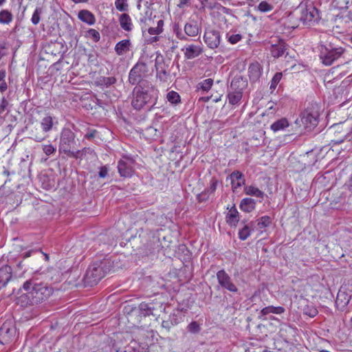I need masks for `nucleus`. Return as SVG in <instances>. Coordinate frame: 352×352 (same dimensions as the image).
Segmentation results:
<instances>
[{
	"mask_svg": "<svg viewBox=\"0 0 352 352\" xmlns=\"http://www.w3.org/2000/svg\"><path fill=\"white\" fill-rule=\"evenodd\" d=\"M217 183H218V182L217 180L212 181L210 184L208 191H210L211 193L214 192L217 188Z\"/></svg>",
	"mask_w": 352,
	"mask_h": 352,
	"instance_id": "obj_59",
	"label": "nucleus"
},
{
	"mask_svg": "<svg viewBox=\"0 0 352 352\" xmlns=\"http://www.w3.org/2000/svg\"><path fill=\"white\" fill-rule=\"evenodd\" d=\"M319 57L322 64L327 66L331 65L334 61L340 58L345 50L342 47H335L331 43L320 45L319 47Z\"/></svg>",
	"mask_w": 352,
	"mask_h": 352,
	"instance_id": "obj_4",
	"label": "nucleus"
},
{
	"mask_svg": "<svg viewBox=\"0 0 352 352\" xmlns=\"http://www.w3.org/2000/svg\"><path fill=\"white\" fill-rule=\"evenodd\" d=\"M43 151L47 155H51L56 152V148L52 144L43 145Z\"/></svg>",
	"mask_w": 352,
	"mask_h": 352,
	"instance_id": "obj_50",
	"label": "nucleus"
},
{
	"mask_svg": "<svg viewBox=\"0 0 352 352\" xmlns=\"http://www.w3.org/2000/svg\"><path fill=\"white\" fill-rule=\"evenodd\" d=\"M287 50V45L283 39L278 38L271 45L270 52L274 58H279L284 55Z\"/></svg>",
	"mask_w": 352,
	"mask_h": 352,
	"instance_id": "obj_16",
	"label": "nucleus"
},
{
	"mask_svg": "<svg viewBox=\"0 0 352 352\" xmlns=\"http://www.w3.org/2000/svg\"><path fill=\"white\" fill-rule=\"evenodd\" d=\"M158 91L153 87H148L146 89L136 87L134 89V96L132 100V106L135 109H141L146 104H151L152 106L156 104Z\"/></svg>",
	"mask_w": 352,
	"mask_h": 352,
	"instance_id": "obj_3",
	"label": "nucleus"
},
{
	"mask_svg": "<svg viewBox=\"0 0 352 352\" xmlns=\"http://www.w3.org/2000/svg\"><path fill=\"white\" fill-rule=\"evenodd\" d=\"M162 38V36H159L158 35H155V36L151 37L148 41L149 43L153 44L154 43L160 41Z\"/></svg>",
	"mask_w": 352,
	"mask_h": 352,
	"instance_id": "obj_58",
	"label": "nucleus"
},
{
	"mask_svg": "<svg viewBox=\"0 0 352 352\" xmlns=\"http://www.w3.org/2000/svg\"><path fill=\"white\" fill-rule=\"evenodd\" d=\"M12 277V268L9 265H3L0 268V287L5 286Z\"/></svg>",
	"mask_w": 352,
	"mask_h": 352,
	"instance_id": "obj_23",
	"label": "nucleus"
},
{
	"mask_svg": "<svg viewBox=\"0 0 352 352\" xmlns=\"http://www.w3.org/2000/svg\"><path fill=\"white\" fill-rule=\"evenodd\" d=\"M164 22L163 20H159L157 22L156 27H151L148 30V32L151 35H159L164 30Z\"/></svg>",
	"mask_w": 352,
	"mask_h": 352,
	"instance_id": "obj_38",
	"label": "nucleus"
},
{
	"mask_svg": "<svg viewBox=\"0 0 352 352\" xmlns=\"http://www.w3.org/2000/svg\"><path fill=\"white\" fill-rule=\"evenodd\" d=\"M75 138L76 135L71 129L68 128L63 129L58 146L59 152L60 153H63L69 157H77L79 151H72L76 144Z\"/></svg>",
	"mask_w": 352,
	"mask_h": 352,
	"instance_id": "obj_6",
	"label": "nucleus"
},
{
	"mask_svg": "<svg viewBox=\"0 0 352 352\" xmlns=\"http://www.w3.org/2000/svg\"><path fill=\"white\" fill-rule=\"evenodd\" d=\"M6 72L5 70H0V82L5 80Z\"/></svg>",
	"mask_w": 352,
	"mask_h": 352,
	"instance_id": "obj_62",
	"label": "nucleus"
},
{
	"mask_svg": "<svg viewBox=\"0 0 352 352\" xmlns=\"http://www.w3.org/2000/svg\"><path fill=\"white\" fill-rule=\"evenodd\" d=\"M221 12L227 14L229 15V19H225L224 21H225V23H226L228 22V21H230L231 19H233L234 18V15H232L231 13H230V10L227 8H225L223 6H221Z\"/></svg>",
	"mask_w": 352,
	"mask_h": 352,
	"instance_id": "obj_53",
	"label": "nucleus"
},
{
	"mask_svg": "<svg viewBox=\"0 0 352 352\" xmlns=\"http://www.w3.org/2000/svg\"><path fill=\"white\" fill-rule=\"evenodd\" d=\"M168 101L172 104H177L181 102V98L179 94L175 91H169L166 95Z\"/></svg>",
	"mask_w": 352,
	"mask_h": 352,
	"instance_id": "obj_39",
	"label": "nucleus"
},
{
	"mask_svg": "<svg viewBox=\"0 0 352 352\" xmlns=\"http://www.w3.org/2000/svg\"><path fill=\"white\" fill-rule=\"evenodd\" d=\"M184 315L182 310L175 309L169 316V319L172 324L177 325L180 323L184 319Z\"/></svg>",
	"mask_w": 352,
	"mask_h": 352,
	"instance_id": "obj_33",
	"label": "nucleus"
},
{
	"mask_svg": "<svg viewBox=\"0 0 352 352\" xmlns=\"http://www.w3.org/2000/svg\"><path fill=\"white\" fill-rule=\"evenodd\" d=\"M208 198V193L206 192H203L199 195H197V199L199 202H202L206 201Z\"/></svg>",
	"mask_w": 352,
	"mask_h": 352,
	"instance_id": "obj_56",
	"label": "nucleus"
},
{
	"mask_svg": "<svg viewBox=\"0 0 352 352\" xmlns=\"http://www.w3.org/2000/svg\"><path fill=\"white\" fill-rule=\"evenodd\" d=\"M274 9V6L265 1H262L257 6V10L261 12H270Z\"/></svg>",
	"mask_w": 352,
	"mask_h": 352,
	"instance_id": "obj_42",
	"label": "nucleus"
},
{
	"mask_svg": "<svg viewBox=\"0 0 352 352\" xmlns=\"http://www.w3.org/2000/svg\"><path fill=\"white\" fill-rule=\"evenodd\" d=\"M21 295L18 297V302L21 306L29 304L39 303L51 294V289L43 283H37L34 280H26L20 289Z\"/></svg>",
	"mask_w": 352,
	"mask_h": 352,
	"instance_id": "obj_1",
	"label": "nucleus"
},
{
	"mask_svg": "<svg viewBox=\"0 0 352 352\" xmlns=\"http://www.w3.org/2000/svg\"><path fill=\"white\" fill-rule=\"evenodd\" d=\"M204 40L210 48H217L220 44V33L217 30L208 29L204 34Z\"/></svg>",
	"mask_w": 352,
	"mask_h": 352,
	"instance_id": "obj_13",
	"label": "nucleus"
},
{
	"mask_svg": "<svg viewBox=\"0 0 352 352\" xmlns=\"http://www.w3.org/2000/svg\"><path fill=\"white\" fill-rule=\"evenodd\" d=\"M248 86V80L246 78L242 76H236L231 80L230 86L228 87V90L230 91H239L243 94V91Z\"/></svg>",
	"mask_w": 352,
	"mask_h": 352,
	"instance_id": "obj_14",
	"label": "nucleus"
},
{
	"mask_svg": "<svg viewBox=\"0 0 352 352\" xmlns=\"http://www.w3.org/2000/svg\"><path fill=\"white\" fill-rule=\"evenodd\" d=\"M115 6L120 12H126L129 10L127 0H116Z\"/></svg>",
	"mask_w": 352,
	"mask_h": 352,
	"instance_id": "obj_43",
	"label": "nucleus"
},
{
	"mask_svg": "<svg viewBox=\"0 0 352 352\" xmlns=\"http://www.w3.org/2000/svg\"><path fill=\"white\" fill-rule=\"evenodd\" d=\"M147 72L146 65L144 63H137L131 69L129 80L132 85L139 83Z\"/></svg>",
	"mask_w": 352,
	"mask_h": 352,
	"instance_id": "obj_11",
	"label": "nucleus"
},
{
	"mask_svg": "<svg viewBox=\"0 0 352 352\" xmlns=\"http://www.w3.org/2000/svg\"><path fill=\"white\" fill-rule=\"evenodd\" d=\"M115 82L116 78L113 77H104L102 80V82L107 86L111 85L115 83Z\"/></svg>",
	"mask_w": 352,
	"mask_h": 352,
	"instance_id": "obj_54",
	"label": "nucleus"
},
{
	"mask_svg": "<svg viewBox=\"0 0 352 352\" xmlns=\"http://www.w3.org/2000/svg\"><path fill=\"white\" fill-rule=\"evenodd\" d=\"M184 31L185 32L186 36H196L199 34L200 32L199 27L197 23L195 21H190L187 22L184 27Z\"/></svg>",
	"mask_w": 352,
	"mask_h": 352,
	"instance_id": "obj_22",
	"label": "nucleus"
},
{
	"mask_svg": "<svg viewBox=\"0 0 352 352\" xmlns=\"http://www.w3.org/2000/svg\"><path fill=\"white\" fill-rule=\"evenodd\" d=\"M7 105H8L7 101L5 99H3V100L1 101V102L0 104V113H3L5 111Z\"/></svg>",
	"mask_w": 352,
	"mask_h": 352,
	"instance_id": "obj_60",
	"label": "nucleus"
},
{
	"mask_svg": "<svg viewBox=\"0 0 352 352\" xmlns=\"http://www.w3.org/2000/svg\"><path fill=\"white\" fill-rule=\"evenodd\" d=\"M87 34L95 42H98L100 38V33L94 29H89Z\"/></svg>",
	"mask_w": 352,
	"mask_h": 352,
	"instance_id": "obj_49",
	"label": "nucleus"
},
{
	"mask_svg": "<svg viewBox=\"0 0 352 352\" xmlns=\"http://www.w3.org/2000/svg\"><path fill=\"white\" fill-rule=\"evenodd\" d=\"M42 13V8H36L31 18V21L34 25H37L40 22L41 15Z\"/></svg>",
	"mask_w": 352,
	"mask_h": 352,
	"instance_id": "obj_44",
	"label": "nucleus"
},
{
	"mask_svg": "<svg viewBox=\"0 0 352 352\" xmlns=\"http://www.w3.org/2000/svg\"><path fill=\"white\" fill-rule=\"evenodd\" d=\"M212 83L213 80L211 78L206 79L198 84L197 89L203 91H208L211 88Z\"/></svg>",
	"mask_w": 352,
	"mask_h": 352,
	"instance_id": "obj_45",
	"label": "nucleus"
},
{
	"mask_svg": "<svg viewBox=\"0 0 352 352\" xmlns=\"http://www.w3.org/2000/svg\"><path fill=\"white\" fill-rule=\"evenodd\" d=\"M136 352H150L147 344H140Z\"/></svg>",
	"mask_w": 352,
	"mask_h": 352,
	"instance_id": "obj_57",
	"label": "nucleus"
},
{
	"mask_svg": "<svg viewBox=\"0 0 352 352\" xmlns=\"http://www.w3.org/2000/svg\"><path fill=\"white\" fill-rule=\"evenodd\" d=\"M173 32L176 37L182 41H186L187 37L186 36L185 32H183L182 28L179 23H175L173 25Z\"/></svg>",
	"mask_w": 352,
	"mask_h": 352,
	"instance_id": "obj_41",
	"label": "nucleus"
},
{
	"mask_svg": "<svg viewBox=\"0 0 352 352\" xmlns=\"http://www.w3.org/2000/svg\"><path fill=\"white\" fill-rule=\"evenodd\" d=\"M256 201L252 198H243L241 199L239 208L245 212H251L255 209Z\"/></svg>",
	"mask_w": 352,
	"mask_h": 352,
	"instance_id": "obj_28",
	"label": "nucleus"
},
{
	"mask_svg": "<svg viewBox=\"0 0 352 352\" xmlns=\"http://www.w3.org/2000/svg\"><path fill=\"white\" fill-rule=\"evenodd\" d=\"M239 221V213L234 205L226 214V222L231 226H236Z\"/></svg>",
	"mask_w": 352,
	"mask_h": 352,
	"instance_id": "obj_25",
	"label": "nucleus"
},
{
	"mask_svg": "<svg viewBox=\"0 0 352 352\" xmlns=\"http://www.w3.org/2000/svg\"><path fill=\"white\" fill-rule=\"evenodd\" d=\"M8 47L6 43H0V60L7 55Z\"/></svg>",
	"mask_w": 352,
	"mask_h": 352,
	"instance_id": "obj_51",
	"label": "nucleus"
},
{
	"mask_svg": "<svg viewBox=\"0 0 352 352\" xmlns=\"http://www.w3.org/2000/svg\"><path fill=\"white\" fill-rule=\"evenodd\" d=\"M119 23L121 28L126 32H131L133 29V23L129 14L123 13L120 15Z\"/></svg>",
	"mask_w": 352,
	"mask_h": 352,
	"instance_id": "obj_21",
	"label": "nucleus"
},
{
	"mask_svg": "<svg viewBox=\"0 0 352 352\" xmlns=\"http://www.w3.org/2000/svg\"><path fill=\"white\" fill-rule=\"evenodd\" d=\"M1 82L0 83V91L3 93L7 89L8 86L6 82H5V80Z\"/></svg>",
	"mask_w": 352,
	"mask_h": 352,
	"instance_id": "obj_61",
	"label": "nucleus"
},
{
	"mask_svg": "<svg viewBox=\"0 0 352 352\" xmlns=\"http://www.w3.org/2000/svg\"><path fill=\"white\" fill-rule=\"evenodd\" d=\"M135 161L131 156L123 155L118 162V170L121 177H131L135 172Z\"/></svg>",
	"mask_w": 352,
	"mask_h": 352,
	"instance_id": "obj_9",
	"label": "nucleus"
},
{
	"mask_svg": "<svg viewBox=\"0 0 352 352\" xmlns=\"http://www.w3.org/2000/svg\"><path fill=\"white\" fill-rule=\"evenodd\" d=\"M187 329L192 333H197L201 330V324L197 321H192L188 325Z\"/></svg>",
	"mask_w": 352,
	"mask_h": 352,
	"instance_id": "obj_46",
	"label": "nucleus"
},
{
	"mask_svg": "<svg viewBox=\"0 0 352 352\" xmlns=\"http://www.w3.org/2000/svg\"><path fill=\"white\" fill-rule=\"evenodd\" d=\"M108 173H109V168H107V166H103L100 167L99 173H98V175L101 178H105L107 176Z\"/></svg>",
	"mask_w": 352,
	"mask_h": 352,
	"instance_id": "obj_52",
	"label": "nucleus"
},
{
	"mask_svg": "<svg viewBox=\"0 0 352 352\" xmlns=\"http://www.w3.org/2000/svg\"><path fill=\"white\" fill-rule=\"evenodd\" d=\"M303 314L314 318L318 314V311L313 303L306 305L302 309Z\"/></svg>",
	"mask_w": 352,
	"mask_h": 352,
	"instance_id": "obj_37",
	"label": "nucleus"
},
{
	"mask_svg": "<svg viewBox=\"0 0 352 352\" xmlns=\"http://www.w3.org/2000/svg\"><path fill=\"white\" fill-rule=\"evenodd\" d=\"M18 337L17 329L12 320H6L0 328V343L10 345L15 342Z\"/></svg>",
	"mask_w": 352,
	"mask_h": 352,
	"instance_id": "obj_7",
	"label": "nucleus"
},
{
	"mask_svg": "<svg viewBox=\"0 0 352 352\" xmlns=\"http://www.w3.org/2000/svg\"><path fill=\"white\" fill-rule=\"evenodd\" d=\"M243 94L241 92L239 91H230L228 90V99L229 101V103L234 105L238 104L241 98H242Z\"/></svg>",
	"mask_w": 352,
	"mask_h": 352,
	"instance_id": "obj_35",
	"label": "nucleus"
},
{
	"mask_svg": "<svg viewBox=\"0 0 352 352\" xmlns=\"http://www.w3.org/2000/svg\"><path fill=\"white\" fill-rule=\"evenodd\" d=\"M244 192L248 195L254 196L261 199L263 198L265 195L263 191H261L257 187H255L254 186H245Z\"/></svg>",
	"mask_w": 352,
	"mask_h": 352,
	"instance_id": "obj_31",
	"label": "nucleus"
},
{
	"mask_svg": "<svg viewBox=\"0 0 352 352\" xmlns=\"http://www.w3.org/2000/svg\"><path fill=\"white\" fill-rule=\"evenodd\" d=\"M131 43L129 39H124L116 43L115 52L119 56L124 55L130 50Z\"/></svg>",
	"mask_w": 352,
	"mask_h": 352,
	"instance_id": "obj_27",
	"label": "nucleus"
},
{
	"mask_svg": "<svg viewBox=\"0 0 352 352\" xmlns=\"http://www.w3.org/2000/svg\"><path fill=\"white\" fill-rule=\"evenodd\" d=\"M182 51L187 59H192L199 56L203 52L201 45L190 44L185 45Z\"/></svg>",
	"mask_w": 352,
	"mask_h": 352,
	"instance_id": "obj_15",
	"label": "nucleus"
},
{
	"mask_svg": "<svg viewBox=\"0 0 352 352\" xmlns=\"http://www.w3.org/2000/svg\"><path fill=\"white\" fill-rule=\"evenodd\" d=\"M289 126V122L285 118H283L274 122L271 124L270 129L274 132H277L280 130H283Z\"/></svg>",
	"mask_w": 352,
	"mask_h": 352,
	"instance_id": "obj_30",
	"label": "nucleus"
},
{
	"mask_svg": "<svg viewBox=\"0 0 352 352\" xmlns=\"http://www.w3.org/2000/svg\"><path fill=\"white\" fill-rule=\"evenodd\" d=\"M300 14L297 8L293 12H291L286 19L285 24L288 28L295 29L298 27L300 23Z\"/></svg>",
	"mask_w": 352,
	"mask_h": 352,
	"instance_id": "obj_20",
	"label": "nucleus"
},
{
	"mask_svg": "<svg viewBox=\"0 0 352 352\" xmlns=\"http://www.w3.org/2000/svg\"><path fill=\"white\" fill-rule=\"evenodd\" d=\"M331 132H333V137L331 140L330 144L332 146L339 144L348 139L347 130H344L343 125L336 124L331 127Z\"/></svg>",
	"mask_w": 352,
	"mask_h": 352,
	"instance_id": "obj_12",
	"label": "nucleus"
},
{
	"mask_svg": "<svg viewBox=\"0 0 352 352\" xmlns=\"http://www.w3.org/2000/svg\"><path fill=\"white\" fill-rule=\"evenodd\" d=\"M347 188L349 191L352 193V177H351L350 178L349 183L347 186Z\"/></svg>",
	"mask_w": 352,
	"mask_h": 352,
	"instance_id": "obj_63",
	"label": "nucleus"
},
{
	"mask_svg": "<svg viewBox=\"0 0 352 352\" xmlns=\"http://www.w3.org/2000/svg\"><path fill=\"white\" fill-rule=\"evenodd\" d=\"M173 326H174V324H172V322L169 318L168 320H163L162 322V327L168 330H169Z\"/></svg>",
	"mask_w": 352,
	"mask_h": 352,
	"instance_id": "obj_55",
	"label": "nucleus"
},
{
	"mask_svg": "<svg viewBox=\"0 0 352 352\" xmlns=\"http://www.w3.org/2000/svg\"><path fill=\"white\" fill-rule=\"evenodd\" d=\"M253 226V222H250L249 224H245L244 226L239 230V238L242 240H246L250 235L252 229L251 226Z\"/></svg>",
	"mask_w": 352,
	"mask_h": 352,
	"instance_id": "obj_34",
	"label": "nucleus"
},
{
	"mask_svg": "<svg viewBox=\"0 0 352 352\" xmlns=\"http://www.w3.org/2000/svg\"><path fill=\"white\" fill-rule=\"evenodd\" d=\"M221 287H225L232 292H237V287L233 284L228 275L221 270Z\"/></svg>",
	"mask_w": 352,
	"mask_h": 352,
	"instance_id": "obj_29",
	"label": "nucleus"
},
{
	"mask_svg": "<svg viewBox=\"0 0 352 352\" xmlns=\"http://www.w3.org/2000/svg\"><path fill=\"white\" fill-rule=\"evenodd\" d=\"M78 17L81 21L89 25H94L96 21L94 14L87 10H82L79 11Z\"/></svg>",
	"mask_w": 352,
	"mask_h": 352,
	"instance_id": "obj_24",
	"label": "nucleus"
},
{
	"mask_svg": "<svg viewBox=\"0 0 352 352\" xmlns=\"http://www.w3.org/2000/svg\"><path fill=\"white\" fill-rule=\"evenodd\" d=\"M232 184L233 191L245 184V179L243 175L240 171L236 170L232 173L227 178Z\"/></svg>",
	"mask_w": 352,
	"mask_h": 352,
	"instance_id": "obj_19",
	"label": "nucleus"
},
{
	"mask_svg": "<svg viewBox=\"0 0 352 352\" xmlns=\"http://www.w3.org/2000/svg\"><path fill=\"white\" fill-rule=\"evenodd\" d=\"M320 107L316 102L309 103L305 109L301 112L300 118L295 123L302 127L307 131H313L318 124Z\"/></svg>",
	"mask_w": 352,
	"mask_h": 352,
	"instance_id": "obj_2",
	"label": "nucleus"
},
{
	"mask_svg": "<svg viewBox=\"0 0 352 352\" xmlns=\"http://www.w3.org/2000/svg\"><path fill=\"white\" fill-rule=\"evenodd\" d=\"M226 38L231 44H236L241 40L242 36L239 34H230V33H227Z\"/></svg>",
	"mask_w": 352,
	"mask_h": 352,
	"instance_id": "obj_48",
	"label": "nucleus"
},
{
	"mask_svg": "<svg viewBox=\"0 0 352 352\" xmlns=\"http://www.w3.org/2000/svg\"><path fill=\"white\" fill-rule=\"evenodd\" d=\"M297 10L300 13V20L303 25H308L311 22H316L320 19L318 10L312 4L300 5Z\"/></svg>",
	"mask_w": 352,
	"mask_h": 352,
	"instance_id": "obj_8",
	"label": "nucleus"
},
{
	"mask_svg": "<svg viewBox=\"0 0 352 352\" xmlns=\"http://www.w3.org/2000/svg\"><path fill=\"white\" fill-rule=\"evenodd\" d=\"M272 223V219L269 216H263L257 219V228L262 230L268 227Z\"/></svg>",
	"mask_w": 352,
	"mask_h": 352,
	"instance_id": "obj_40",
	"label": "nucleus"
},
{
	"mask_svg": "<svg viewBox=\"0 0 352 352\" xmlns=\"http://www.w3.org/2000/svg\"><path fill=\"white\" fill-rule=\"evenodd\" d=\"M283 74L281 72H276L274 77L272 78V80L271 81L270 84V89L272 91L274 90L277 86V85L279 83L282 78Z\"/></svg>",
	"mask_w": 352,
	"mask_h": 352,
	"instance_id": "obj_47",
	"label": "nucleus"
},
{
	"mask_svg": "<svg viewBox=\"0 0 352 352\" xmlns=\"http://www.w3.org/2000/svg\"><path fill=\"white\" fill-rule=\"evenodd\" d=\"M285 311V308L281 306H267L263 308L259 314L258 318L260 319H264L263 317L270 314H281Z\"/></svg>",
	"mask_w": 352,
	"mask_h": 352,
	"instance_id": "obj_26",
	"label": "nucleus"
},
{
	"mask_svg": "<svg viewBox=\"0 0 352 352\" xmlns=\"http://www.w3.org/2000/svg\"><path fill=\"white\" fill-rule=\"evenodd\" d=\"M13 20V14L6 9L0 11V23L3 25H9Z\"/></svg>",
	"mask_w": 352,
	"mask_h": 352,
	"instance_id": "obj_32",
	"label": "nucleus"
},
{
	"mask_svg": "<svg viewBox=\"0 0 352 352\" xmlns=\"http://www.w3.org/2000/svg\"><path fill=\"white\" fill-rule=\"evenodd\" d=\"M155 67L157 78L162 82L166 81L168 74L165 68L162 57H156Z\"/></svg>",
	"mask_w": 352,
	"mask_h": 352,
	"instance_id": "obj_18",
	"label": "nucleus"
},
{
	"mask_svg": "<svg viewBox=\"0 0 352 352\" xmlns=\"http://www.w3.org/2000/svg\"><path fill=\"white\" fill-rule=\"evenodd\" d=\"M352 297V290L346 287H341L338 292L336 306L340 310L344 311L349 305Z\"/></svg>",
	"mask_w": 352,
	"mask_h": 352,
	"instance_id": "obj_10",
	"label": "nucleus"
},
{
	"mask_svg": "<svg viewBox=\"0 0 352 352\" xmlns=\"http://www.w3.org/2000/svg\"><path fill=\"white\" fill-rule=\"evenodd\" d=\"M107 260L96 261L90 265L85 274L86 281L91 285L97 284L107 273Z\"/></svg>",
	"mask_w": 352,
	"mask_h": 352,
	"instance_id": "obj_5",
	"label": "nucleus"
},
{
	"mask_svg": "<svg viewBox=\"0 0 352 352\" xmlns=\"http://www.w3.org/2000/svg\"><path fill=\"white\" fill-rule=\"evenodd\" d=\"M263 68L258 62L251 63L248 67V76L252 84L258 82L261 76Z\"/></svg>",
	"mask_w": 352,
	"mask_h": 352,
	"instance_id": "obj_17",
	"label": "nucleus"
},
{
	"mask_svg": "<svg viewBox=\"0 0 352 352\" xmlns=\"http://www.w3.org/2000/svg\"><path fill=\"white\" fill-rule=\"evenodd\" d=\"M53 124V118L50 116H47L41 122V129L44 132H48L52 129Z\"/></svg>",
	"mask_w": 352,
	"mask_h": 352,
	"instance_id": "obj_36",
	"label": "nucleus"
},
{
	"mask_svg": "<svg viewBox=\"0 0 352 352\" xmlns=\"http://www.w3.org/2000/svg\"><path fill=\"white\" fill-rule=\"evenodd\" d=\"M32 252H33L32 250H29V251L25 252L23 254V257L24 258L30 257L32 255Z\"/></svg>",
	"mask_w": 352,
	"mask_h": 352,
	"instance_id": "obj_64",
	"label": "nucleus"
}]
</instances>
